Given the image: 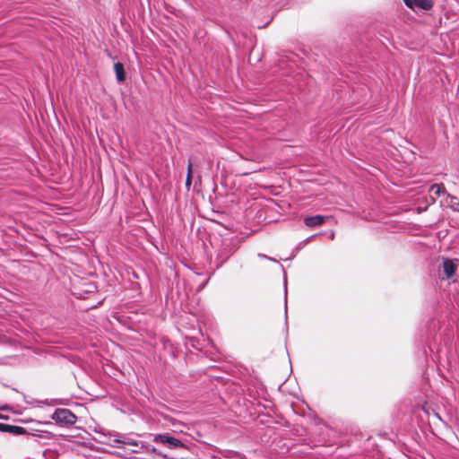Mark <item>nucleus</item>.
Segmentation results:
<instances>
[{"label":"nucleus","instance_id":"2","mask_svg":"<svg viewBox=\"0 0 459 459\" xmlns=\"http://www.w3.org/2000/svg\"><path fill=\"white\" fill-rule=\"evenodd\" d=\"M405 5L410 9H421L429 11L433 8L434 3L432 0H403Z\"/></svg>","mask_w":459,"mask_h":459},{"label":"nucleus","instance_id":"6","mask_svg":"<svg viewBox=\"0 0 459 459\" xmlns=\"http://www.w3.org/2000/svg\"><path fill=\"white\" fill-rule=\"evenodd\" d=\"M443 269H444V273L446 274V276L447 278H451L454 276V274L455 273L456 266L454 264L453 260L446 259L443 264Z\"/></svg>","mask_w":459,"mask_h":459},{"label":"nucleus","instance_id":"4","mask_svg":"<svg viewBox=\"0 0 459 459\" xmlns=\"http://www.w3.org/2000/svg\"><path fill=\"white\" fill-rule=\"evenodd\" d=\"M160 442L163 444H167L169 446V447L172 448H182L185 447V445L178 439L169 437V436H163L160 435Z\"/></svg>","mask_w":459,"mask_h":459},{"label":"nucleus","instance_id":"3","mask_svg":"<svg viewBox=\"0 0 459 459\" xmlns=\"http://www.w3.org/2000/svg\"><path fill=\"white\" fill-rule=\"evenodd\" d=\"M0 431L8 432L15 436L26 434V429L21 426L0 423Z\"/></svg>","mask_w":459,"mask_h":459},{"label":"nucleus","instance_id":"5","mask_svg":"<svg viewBox=\"0 0 459 459\" xmlns=\"http://www.w3.org/2000/svg\"><path fill=\"white\" fill-rule=\"evenodd\" d=\"M325 221V217L322 215H315L305 218V225L313 228L316 226L322 225Z\"/></svg>","mask_w":459,"mask_h":459},{"label":"nucleus","instance_id":"10","mask_svg":"<svg viewBox=\"0 0 459 459\" xmlns=\"http://www.w3.org/2000/svg\"><path fill=\"white\" fill-rule=\"evenodd\" d=\"M447 195L450 198V204L452 206H454L455 204H459V203L457 202L458 201L457 197L450 195Z\"/></svg>","mask_w":459,"mask_h":459},{"label":"nucleus","instance_id":"7","mask_svg":"<svg viewBox=\"0 0 459 459\" xmlns=\"http://www.w3.org/2000/svg\"><path fill=\"white\" fill-rule=\"evenodd\" d=\"M114 71L116 73L117 80L118 82H124L126 80V71L124 68V65L120 62H117L114 65Z\"/></svg>","mask_w":459,"mask_h":459},{"label":"nucleus","instance_id":"8","mask_svg":"<svg viewBox=\"0 0 459 459\" xmlns=\"http://www.w3.org/2000/svg\"><path fill=\"white\" fill-rule=\"evenodd\" d=\"M192 177H193V162L191 160H188L187 163V175L186 178V186L189 187L192 184Z\"/></svg>","mask_w":459,"mask_h":459},{"label":"nucleus","instance_id":"1","mask_svg":"<svg viewBox=\"0 0 459 459\" xmlns=\"http://www.w3.org/2000/svg\"><path fill=\"white\" fill-rule=\"evenodd\" d=\"M52 419L64 425H74L76 421V416L68 409H56L52 415Z\"/></svg>","mask_w":459,"mask_h":459},{"label":"nucleus","instance_id":"9","mask_svg":"<svg viewBox=\"0 0 459 459\" xmlns=\"http://www.w3.org/2000/svg\"><path fill=\"white\" fill-rule=\"evenodd\" d=\"M429 191L434 193L437 196L440 195L441 192L446 193V189L442 184H433L430 186Z\"/></svg>","mask_w":459,"mask_h":459},{"label":"nucleus","instance_id":"11","mask_svg":"<svg viewBox=\"0 0 459 459\" xmlns=\"http://www.w3.org/2000/svg\"><path fill=\"white\" fill-rule=\"evenodd\" d=\"M334 238V233L333 232V233L331 234V238Z\"/></svg>","mask_w":459,"mask_h":459}]
</instances>
